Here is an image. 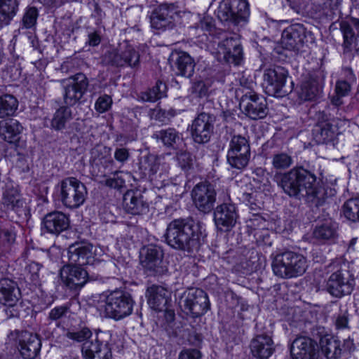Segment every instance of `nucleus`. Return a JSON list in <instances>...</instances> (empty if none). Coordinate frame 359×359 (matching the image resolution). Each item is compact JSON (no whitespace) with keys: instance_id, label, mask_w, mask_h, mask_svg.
Returning <instances> with one entry per match:
<instances>
[{"instance_id":"f257e3e1","label":"nucleus","mask_w":359,"mask_h":359,"mask_svg":"<svg viewBox=\"0 0 359 359\" xmlns=\"http://www.w3.org/2000/svg\"><path fill=\"white\" fill-rule=\"evenodd\" d=\"M273 181L290 198L320 204L323 196L316 174L303 166H296L286 172H276Z\"/></svg>"},{"instance_id":"f03ea898","label":"nucleus","mask_w":359,"mask_h":359,"mask_svg":"<svg viewBox=\"0 0 359 359\" xmlns=\"http://www.w3.org/2000/svg\"><path fill=\"white\" fill-rule=\"evenodd\" d=\"M198 225L192 219H177L170 222L164 238L171 248L184 251H191L196 247L198 240Z\"/></svg>"},{"instance_id":"7ed1b4c3","label":"nucleus","mask_w":359,"mask_h":359,"mask_svg":"<svg viewBox=\"0 0 359 359\" xmlns=\"http://www.w3.org/2000/svg\"><path fill=\"white\" fill-rule=\"evenodd\" d=\"M55 190L58 201L70 210L81 207L88 196L86 185L74 177H68L61 180Z\"/></svg>"},{"instance_id":"20e7f679","label":"nucleus","mask_w":359,"mask_h":359,"mask_svg":"<svg viewBox=\"0 0 359 359\" xmlns=\"http://www.w3.org/2000/svg\"><path fill=\"white\" fill-rule=\"evenodd\" d=\"M217 15L222 22L234 25L245 24L250 15L249 4L245 0H223L218 6Z\"/></svg>"},{"instance_id":"39448f33","label":"nucleus","mask_w":359,"mask_h":359,"mask_svg":"<svg viewBox=\"0 0 359 359\" xmlns=\"http://www.w3.org/2000/svg\"><path fill=\"white\" fill-rule=\"evenodd\" d=\"M179 304L184 312L193 318L204 315L210 309V305L208 294L199 288L185 290L180 299Z\"/></svg>"},{"instance_id":"423d86ee","label":"nucleus","mask_w":359,"mask_h":359,"mask_svg":"<svg viewBox=\"0 0 359 359\" xmlns=\"http://www.w3.org/2000/svg\"><path fill=\"white\" fill-rule=\"evenodd\" d=\"M133 304L130 294L120 290L114 291L107 297L105 315L115 320L122 319L131 314Z\"/></svg>"},{"instance_id":"0eeeda50","label":"nucleus","mask_w":359,"mask_h":359,"mask_svg":"<svg viewBox=\"0 0 359 359\" xmlns=\"http://www.w3.org/2000/svg\"><path fill=\"white\" fill-rule=\"evenodd\" d=\"M250 156L248 140L241 135H233L229 142L226 155L229 165L231 168L241 170L248 165Z\"/></svg>"},{"instance_id":"6e6552de","label":"nucleus","mask_w":359,"mask_h":359,"mask_svg":"<svg viewBox=\"0 0 359 359\" xmlns=\"http://www.w3.org/2000/svg\"><path fill=\"white\" fill-rule=\"evenodd\" d=\"M287 72L282 67L266 69L263 74L262 86L265 93L270 96L284 97L287 94L285 90Z\"/></svg>"},{"instance_id":"1a4fd4ad","label":"nucleus","mask_w":359,"mask_h":359,"mask_svg":"<svg viewBox=\"0 0 359 359\" xmlns=\"http://www.w3.org/2000/svg\"><path fill=\"white\" fill-rule=\"evenodd\" d=\"M103 62L115 67H136L140 64V54L133 46L127 45L124 48L107 51Z\"/></svg>"},{"instance_id":"9d476101","label":"nucleus","mask_w":359,"mask_h":359,"mask_svg":"<svg viewBox=\"0 0 359 359\" xmlns=\"http://www.w3.org/2000/svg\"><path fill=\"white\" fill-rule=\"evenodd\" d=\"M217 192L214 185L209 182L197 184L191 191L193 203L197 210L205 214L210 212L216 201Z\"/></svg>"},{"instance_id":"9b49d317","label":"nucleus","mask_w":359,"mask_h":359,"mask_svg":"<svg viewBox=\"0 0 359 359\" xmlns=\"http://www.w3.org/2000/svg\"><path fill=\"white\" fill-rule=\"evenodd\" d=\"M240 106L245 114L252 120L264 118L269 111L265 97L252 90L243 95Z\"/></svg>"},{"instance_id":"f8f14e48","label":"nucleus","mask_w":359,"mask_h":359,"mask_svg":"<svg viewBox=\"0 0 359 359\" xmlns=\"http://www.w3.org/2000/svg\"><path fill=\"white\" fill-rule=\"evenodd\" d=\"M216 116L210 113L202 111L192 122L191 135L195 142L206 143L210 141L214 131Z\"/></svg>"},{"instance_id":"ddd939ff","label":"nucleus","mask_w":359,"mask_h":359,"mask_svg":"<svg viewBox=\"0 0 359 359\" xmlns=\"http://www.w3.org/2000/svg\"><path fill=\"white\" fill-rule=\"evenodd\" d=\"M93 246L88 243H76L68 248V262L66 266L75 269H83L82 267L89 264L93 259Z\"/></svg>"},{"instance_id":"4468645a","label":"nucleus","mask_w":359,"mask_h":359,"mask_svg":"<svg viewBox=\"0 0 359 359\" xmlns=\"http://www.w3.org/2000/svg\"><path fill=\"white\" fill-rule=\"evenodd\" d=\"M178 16L177 7L173 4H162L155 9L151 15L152 28L165 31L175 26V18Z\"/></svg>"},{"instance_id":"2eb2a0df","label":"nucleus","mask_w":359,"mask_h":359,"mask_svg":"<svg viewBox=\"0 0 359 359\" xmlns=\"http://www.w3.org/2000/svg\"><path fill=\"white\" fill-rule=\"evenodd\" d=\"M354 280L349 271H337L333 273L327 284L328 292L335 297L349 294L353 290Z\"/></svg>"},{"instance_id":"dca6fc26","label":"nucleus","mask_w":359,"mask_h":359,"mask_svg":"<svg viewBox=\"0 0 359 359\" xmlns=\"http://www.w3.org/2000/svg\"><path fill=\"white\" fill-rule=\"evenodd\" d=\"M72 82L65 88L64 102L67 105L73 106L81 102L87 91L89 83L86 76L78 73L69 78Z\"/></svg>"},{"instance_id":"f3484780","label":"nucleus","mask_w":359,"mask_h":359,"mask_svg":"<svg viewBox=\"0 0 359 359\" xmlns=\"http://www.w3.org/2000/svg\"><path fill=\"white\" fill-rule=\"evenodd\" d=\"M238 218L237 208L231 203H224L214 210V222L220 230H230L236 224Z\"/></svg>"},{"instance_id":"a211bd4d","label":"nucleus","mask_w":359,"mask_h":359,"mask_svg":"<svg viewBox=\"0 0 359 359\" xmlns=\"http://www.w3.org/2000/svg\"><path fill=\"white\" fill-rule=\"evenodd\" d=\"M306 30L302 25L294 24L286 29L282 33L281 44L285 49L300 51L304 46Z\"/></svg>"},{"instance_id":"6ab92c4d","label":"nucleus","mask_w":359,"mask_h":359,"mask_svg":"<svg viewBox=\"0 0 359 359\" xmlns=\"http://www.w3.org/2000/svg\"><path fill=\"white\" fill-rule=\"evenodd\" d=\"M70 225L67 215L60 211H53L46 214L41 222V231L53 235H59L66 231Z\"/></svg>"},{"instance_id":"aec40b11","label":"nucleus","mask_w":359,"mask_h":359,"mask_svg":"<svg viewBox=\"0 0 359 359\" xmlns=\"http://www.w3.org/2000/svg\"><path fill=\"white\" fill-rule=\"evenodd\" d=\"M290 352L292 359H316L317 344L311 338L300 336L293 341Z\"/></svg>"},{"instance_id":"412c9836","label":"nucleus","mask_w":359,"mask_h":359,"mask_svg":"<svg viewBox=\"0 0 359 359\" xmlns=\"http://www.w3.org/2000/svg\"><path fill=\"white\" fill-rule=\"evenodd\" d=\"M271 266L273 269H306L307 265L303 255L287 251L276 255L273 259Z\"/></svg>"},{"instance_id":"4be33fe9","label":"nucleus","mask_w":359,"mask_h":359,"mask_svg":"<svg viewBox=\"0 0 359 359\" xmlns=\"http://www.w3.org/2000/svg\"><path fill=\"white\" fill-rule=\"evenodd\" d=\"M18 349L24 359H34L41 349V341L35 334L24 331L18 337Z\"/></svg>"},{"instance_id":"5701e85b","label":"nucleus","mask_w":359,"mask_h":359,"mask_svg":"<svg viewBox=\"0 0 359 359\" xmlns=\"http://www.w3.org/2000/svg\"><path fill=\"white\" fill-rule=\"evenodd\" d=\"M219 53L229 62L238 65L243 60V48L237 37H226L219 43Z\"/></svg>"},{"instance_id":"b1692460","label":"nucleus","mask_w":359,"mask_h":359,"mask_svg":"<svg viewBox=\"0 0 359 359\" xmlns=\"http://www.w3.org/2000/svg\"><path fill=\"white\" fill-rule=\"evenodd\" d=\"M171 60L176 75L186 78L192 76L196 63L189 54L184 51H174L171 54Z\"/></svg>"},{"instance_id":"393cba45","label":"nucleus","mask_w":359,"mask_h":359,"mask_svg":"<svg viewBox=\"0 0 359 359\" xmlns=\"http://www.w3.org/2000/svg\"><path fill=\"white\" fill-rule=\"evenodd\" d=\"M147 296L149 305L156 311L165 310L171 301L170 292L163 287L156 285L147 288Z\"/></svg>"},{"instance_id":"a878e982","label":"nucleus","mask_w":359,"mask_h":359,"mask_svg":"<svg viewBox=\"0 0 359 359\" xmlns=\"http://www.w3.org/2000/svg\"><path fill=\"white\" fill-rule=\"evenodd\" d=\"M123 207L131 215H142L148 212L149 205L142 195L133 190H128L123 195Z\"/></svg>"},{"instance_id":"bb28decb","label":"nucleus","mask_w":359,"mask_h":359,"mask_svg":"<svg viewBox=\"0 0 359 359\" xmlns=\"http://www.w3.org/2000/svg\"><path fill=\"white\" fill-rule=\"evenodd\" d=\"M318 120L313 130V137L318 144H325L333 139L335 127L324 112L319 114Z\"/></svg>"},{"instance_id":"cd10ccee","label":"nucleus","mask_w":359,"mask_h":359,"mask_svg":"<svg viewBox=\"0 0 359 359\" xmlns=\"http://www.w3.org/2000/svg\"><path fill=\"white\" fill-rule=\"evenodd\" d=\"M22 130V126L16 119L0 121V137L9 144H16L20 139Z\"/></svg>"},{"instance_id":"c85d7f7f","label":"nucleus","mask_w":359,"mask_h":359,"mask_svg":"<svg viewBox=\"0 0 359 359\" xmlns=\"http://www.w3.org/2000/svg\"><path fill=\"white\" fill-rule=\"evenodd\" d=\"M273 345L271 337L266 334L257 335L251 341V353L257 358L268 359L274 350Z\"/></svg>"},{"instance_id":"c756f323","label":"nucleus","mask_w":359,"mask_h":359,"mask_svg":"<svg viewBox=\"0 0 359 359\" xmlns=\"http://www.w3.org/2000/svg\"><path fill=\"white\" fill-rule=\"evenodd\" d=\"M3 203L18 215L25 212V201L18 189L12 184H7L3 192Z\"/></svg>"},{"instance_id":"7c9ffc66","label":"nucleus","mask_w":359,"mask_h":359,"mask_svg":"<svg viewBox=\"0 0 359 359\" xmlns=\"http://www.w3.org/2000/svg\"><path fill=\"white\" fill-rule=\"evenodd\" d=\"M48 259V254L44 251L35 248L27 249L18 259L20 265L25 269H38L44 267V261Z\"/></svg>"},{"instance_id":"2f4dec72","label":"nucleus","mask_w":359,"mask_h":359,"mask_svg":"<svg viewBox=\"0 0 359 359\" xmlns=\"http://www.w3.org/2000/svg\"><path fill=\"white\" fill-rule=\"evenodd\" d=\"M60 274L62 281L70 289L83 287L88 280L98 279L90 276L87 271H60Z\"/></svg>"},{"instance_id":"473e14b6","label":"nucleus","mask_w":359,"mask_h":359,"mask_svg":"<svg viewBox=\"0 0 359 359\" xmlns=\"http://www.w3.org/2000/svg\"><path fill=\"white\" fill-rule=\"evenodd\" d=\"M20 292L17 284L11 279L3 278L0 280V302L14 306L20 298Z\"/></svg>"},{"instance_id":"72a5a7b5","label":"nucleus","mask_w":359,"mask_h":359,"mask_svg":"<svg viewBox=\"0 0 359 359\" xmlns=\"http://www.w3.org/2000/svg\"><path fill=\"white\" fill-rule=\"evenodd\" d=\"M151 137L161 142L165 147L177 149L182 142V135L174 128L161 129L154 132Z\"/></svg>"},{"instance_id":"f704fd0d","label":"nucleus","mask_w":359,"mask_h":359,"mask_svg":"<svg viewBox=\"0 0 359 359\" xmlns=\"http://www.w3.org/2000/svg\"><path fill=\"white\" fill-rule=\"evenodd\" d=\"M321 88V81L318 76L311 75L302 82L298 91V97L302 101H312L316 98Z\"/></svg>"},{"instance_id":"c9c22d12","label":"nucleus","mask_w":359,"mask_h":359,"mask_svg":"<svg viewBox=\"0 0 359 359\" xmlns=\"http://www.w3.org/2000/svg\"><path fill=\"white\" fill-rule=\"evenodd\" d=\"M161 257L162 253L156 246L149 245L141 249L140 264L146 269H155L158 267Z\"/></svg>"},{"instance_id":"e433bc0d","label":"nucleus","mask_w":359,"mask_h":359,"mask_svg":"<svg viewBox=\"0 0 359 359\" xmlns=\"http://www.w3.org/2000/svg\"><path fill=\"white\" fill-rule=\"evenodd\" d=\"M73 118L72 110L68 106L60 107L53 114L50 127L56 131L63 130L68 128Z\"/></svg>"},{"instance_id":"4c0bfd02","label":"nucleus","mask_w":359,"mask_h":359,"mask_svg":"<svg viewBox=\"0 0 359 359\" xmlns=\"http://www.w3.org/2000/svg\"><path fill=\"white\" fill-rule=\"evenodd\" d=\"M16 238L15 227L11 224L0 226V257L5 255L11 250Z\"/></svg>"},{"instance_id":"58836bf2","label":"nucleus","mask_w":359,"mask_h":359,"mask_svg":"<svg viewBox=\"0 0 359 359\" xmlns=\"http://www.w3.org/2000/svg\"><path fill=\"white\" fill-rule=\"evenodd\" d=\"M338 224L337 222L328 219L321 224L316 226L313 231V236L321 241L332 240L337 237Z\"/></svg>"},{"instance_id":"ea45409f","label":"nucleus","mask_w":359,"mask_h":359,"mask_svg":"<svg viewBox=\"0 0 359 359\" xmlns=\"http://www.w3.org/2000/svg\"><path fill=\"white\" fill-rule=\"evenodd\" d=\"M20 0H0V27L8 25L16 15Z\"/></svg>"},{"instance_id":"a19ab883","label":"nucleus","mask_w":359,"mask_h":359,"mask_svg":"<svg viewBox=\"0 0 359 359\" xmlns=\"http://www.w3.org/2000/svg\"><path fill=\"white\" fill-rule=\"evenodd\" d=\"M18 107V101L11 94L0 95V118L12 116Z\"/></svg>"},{"instance_id":"79ce46f5","label":"nucleus","mask_w":359,"mask_h":359,"mask_svg":"<svg viewBox=\"0 0 359 359\" xmlns=\"http://www.w3.org/2000/svg\"><path fill=\"white\" fill-rule=\"evenodd\" d=\"M356 83V77L352 70H346V78L337 81L335 84V94L339 96H348L351 91L352 86Z\"/></svg>"},{"instance_id":"37998d69","label":"nucleus","mask_w":359,"mask_h":359,"mask_svg":"<svg viewBox=\"0 0 359 359\" xmlns=\"http://www.w3.org/2000/svg\"><path fill=\"white\" fill-rule=\"evenodd\" d=\"M320 344L322 352L327 359H339L341 357V350L337 340L325 337L320 339Z\"/></svg>"},{"instance_id":"c03bdc74","label":"nucleus","mask_w":359,"mask_h":359,"mask_svg":"<svg viewBox=\"0 0 359 359\" xmlns=\"http://www.w3.org/2000/svg\"><path fill=\"white\" fill-rule=\"evenodd\" d=\"M340 30L343 35V48L344 52H350L356 46L357 37L351 26L343 22L340 25Z\"/></svg>"},{"instance_id":"a18cd8bd","label":"nucleus","mask_w":359,"mask_h":359,"mask_svg":"<svg viewBox=\"0 0 359 359\" xmlns=\"http://www.w3.org/2000/svg\"><path fill=\"white\" fill-rule=\"evenodd\" d=\"M342 213L348 220L359 222V198L347 200L342 205Z\"/></svg>"},{"instance_id":"49530a36","label":"nucleus","mask_w":359,"mask_h":359,"mask_svg":"<svg viewBox=\"0 0 359 359\" xmlns=\"http://www.w3.org/2000/svg\"><path fill=\"white\" fill-rule=\"evenodd\" d=\"M158 168V159L153 154L145 155L140 159L139 169L145 175L156 174Z\"/></svg>"},{"instance_id":"de8ad7c7","label":"nucleus","mask_w":359,"mask_h":359,"mask_svg":"<svg viewBox=\"0 0 359 359\" xmlns=\"http://www.w3.org/2000/svg\"><path fill=\"white\" fill-rule=\"evenodd\" d=\"M294 163L292 156L286 152H277L271 156V165L275 170H283Z\"/></svg>"},{"instance_id":"09e8293b","label":"nucleus","mask_w":359,"mask_h":359,"mask_svg":"<svg viewBox=\"0 0 359 359\" xmlns=\"http://www.w3.org/2000/svg\"><path fill=\"white\" fill-rule=\"evenodd\" d=\"M38 17L39 11L36 7H27L22 18L21 27L22 29L34 28L36 25Z\"/></svg>"},{"instance_id":"8fccbe9b","label":"nucleus","mask_w":359,"mask_h":359,"mask_svg":"<svg viewBox=\"0 0 359 359\" xmlns=\"http://www.w3.org/2000/svg\"><path fill=\"white\" fill-rule=\"evenodd\" d=\"M97 337L84 341L82 344L81 352L85 359H91L100 348L104 345Z\"/></svg>"},{"instance_id":"3c124183","label":"nucleus","mask_w":359,"mask_h":359,"mask_svg":"<svg viewBox=\"0 0 359 359\" xmlns=\"http://www.w3.org/2000/svg\"><path fill=\"white\" fill-rule=\"evenodd\" d=\"M257 195L256 191L243 192L239 198L246 205H248L250 210L257 211L261 209L262 205V202L257 199Z\"/></svg>"},{"instance_id":"603ef678","label":"nucleus","mask_w":359,"mask_h":359,"mask_svg":"<svg viewBox=\"0 0 359 359\" xmlns=\"http://www.w3.org/2000/svg\"><path fill=\"white\" fill-rule=\"evenodd\" d=\"M90 161L95 163H102L110 154V148L102 144L95 145L90 150Z\"/></svg>"},{"instance_id":"864d4df0","label":"nucleus","mask_w":359,"mask_h":359,"mask_svg":"<svg viewBox=\"0 0 359 359\" xmlns=\"http://www.w3.org/2000/svg\"><path fill=\"white\" fill-rule=\"evenodd\" d=\"M66 336L76 341L84 342L91 339L92 332L88 328L85 327L76 332H67Z\"/></svg>"},{"instance_id":"5fc2aeb1","label":"nucleus","mask_w":359,"mask_h":359,"mask_svg":"<svg viewBox=\"0 0 359 359\" xmlns=\"http://www.w3.org/2000/svg\"><path fill=\"white\" fill-rule=\"evenodd\" d=\"M177 159L180 166L183 170L190 169L193 165L194 158L192 155L187 151H181L177 154Z\"/></svg>"},{"instance_id":"6e6d98bb","label":"nucleus","mask_w":359,"mask_h":359,"mask_svg":"<svg viewBox=\"0 0 359 359\" xmlns=\"http://www.w3.org/2000/svg\"><path fill=\"white\" fill-rule=\"evenodd\" d=\"M111 97L107 95H104L98 97L95 104V108L99 113H104L111 107Z\"/></svg>"},{"instance_id":"4d7b16f0","label":"nucleus","mask_w":359,"mask_h":359,"mask_svg":"<svg viewBox=\"0 0 359 359\" xmlns=\"http://www.w3.org/2000/svg\"><path fill=\"white\" fill-rule=\"evenodd\" d=\"M195 28L196 30L210 33L215 28L214 20L210 16H205L196 25Z\"/></svg>"},{"instance_id":"13d9d810","label":"nucleus","mask_w":359,"mask_h":359,"mask_svg":"<svg viewBox=\"0 0 359 359\" xmlns=\"http://www.w3.org/2000/svg\"><path fill=\"white\" fill-rule=\"evenodd\" d=\"M154 118L159 122L165 123L170 120V118L175 116V111L174 109H155L154 111Z\"/></svg>"},{"instance_id":"bf43d9fd","label":"nucleus","mask_w":359,"mask_h":359,"mask_svg":"<svg viewBox=\"0 0 359 359\" xmlns=\"http://www.w3.org/2000/svg\"><path fill=\"white\" fill-rule=\"evenodd\" d=\"M69 309V306L67 305L56 306L50 310L48 315V319L51 320H57L65 316Z\"/></svg>"},{"instance_id":"052dcab7","label":"nucleus","mask_w":359,"mask_h":359,"mask_svg":"<svg viewBox=\"0 0 359 359\" xmlns=\"http://www.w3.org/2000/svg\"><path fill=\"white\" fill-rule=\"evenodd\" d=\"M101 32L100 30L93 29L88 32L86 44L91 47H95L101 43Z\"/></svg>"},{"instance_id":"680f3d73","label":"nucleus","mask_w":359,"mask_h":359,"mask_svg":"<svg viewBox=\"0 0 359 359\" xmlns=\"http://www.w3.org/2000/svg\"><path fill=\"white\" fill-rule=\"evenodd\" d=\"M129 149L125 147H118L114 151V159L121 165L125 164L130 158Z\"/></svg>"},{"instance_id":"e2e57ef3","label":"nucleus","mask_w":359,"mask_h":359,"mask_svg":"<svg viewBox=\"0 0 359 359\" xmlns=\"http://www.w3.org/2000/svg\"><path fill=\"white\" fill-rule=\"evenodd\" d=\"M116 172L114 174L113 177L107 178L104 181V184L110 188L119 189L124 187L125 180L121 177L116 176Z\"/></svg>"},{"instance_id":"0e129e2a","label":"nucleus","mask_w":359,"mask_h":359,"mask_svg":"<svg viewBox=\"0 0 359 359\" xmlns=\"http://www.w3.org/2000/svg\"><path fill=\"white\" fill-rule=\"evenodd\" d=\"M91 359H113L111 348L107 344H104Z\"/></svg>"},{"instance_id":"69168bd1","label":"nucleus","mask_w":359,"mask_h":359,"mask_svg":"<svg viewBox=\"0 0 359 359\" xmlns=\"http://www.w3.org/2000/svg\"><path fill=\"white\" fill-rule=\"evenodd\" d=\"M201 353L196 349H187L182 351L180 355L179 359H201Z\"/></svg>"},{"instance_id":"338daca9","label":"nucleus","mask_w":359,"mask_h":359,"mask_svg":"<svg viewBox=\"0 0 359 359\" xmlns=\"http://www.w3.org/2000/svg\"><path fill=\"white\" fill-rule=\"evenodd\" d=\"M302 271H273L276 276L283 278H290L297 276L302 275V273H299Z\"/></svg>"},{"instance_id":"774afa93","label":"nucleus","mask_w":359,"mask_h":359,"mask_svg":"<svg viewBox=\"0 0 359 359\" xmlns=\"http://www.w3.org/2000/svg\"><path fill=\"white\" fill-rule=\"evenodd\" d=\"M152 89L158 95H159L160 98H161L165 95L167 86L165 83L158 81L156 82V85L152 88Z\"/></svg>"}]
</instances>
